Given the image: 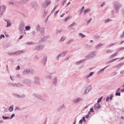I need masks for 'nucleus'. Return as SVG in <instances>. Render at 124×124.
Returning a JSON list of instances; mask_svg holds the SVG:
<instances>
[{
	"instance_id": "f257e3e1",
	"label": "nucleus",
	"mask_w": 124,
	"mask_h": 124,
	"mask_svg": "<svg viewBox=\"0 0 124 124\" xmlns=\"http://www.w3.org/2000/svg\"><path fill=\"white\" fill-rule=\"evenodd\" d=\"M7 7L3 4H0V17L3 15V13L5 12Z\"/></svg>"
},
{
	"instance_id": "f03ea898",
	"label": "nucleus",
	"mask_w": 124,
	"mask_h": 124,
	"mask_svg": "<svg viewBox=\"0 0 124 124\" xmlns=\"http://www.w3.org/2000/svg\"><path fill=\"white\" fill-rule=\"evenodd\" d=\"M113 6L115 10V12H117L121 7V5L118 2L116 1L114 3Z\"/></svg>"
},
{
	"instance_id": "7ed1b4c3",
	"label": "nucleus",
	"mask_w": 124,
	"mask_h": 124,
	"mask_svg": "<svg viewBox=\"0 0 124 124\" xmlns=\"http://www.w3.org/2000/svg\"><path fill=\"white\" fill-rule=\"evenodd\" d=\"M96 52L94 51L91 52L86 56V58L87 59L92 58L96 55Z\"/></svg>"
},
{
	"instance_id": "20e7f679",
	"label": "nucleus",
	"mask_w": 124,
	"mask_h": 124,
	"mask_svg": "<svg viewBox=\"0 0 124 124\" xmlns=\"http://www.w3.org/2000/svg\"><path fill=\"white\" fill-rule=\"evenodd\" d=\"M92 89V87L91 85H89L87 87L85 90L84 94H86L88 93Z\"/></svg>"
},
{
	"instance_id": "39448f33",
	"label": "nucleus",
	"mask_w": 124,
	"mask_h": 124,
	"mask_svg": "<svg viewBox=\"0 0 124 124\" xmlns=\"http://www.w3.org/2000/svg\"><path fill=\"white\" fill-rule=\"evenodd\" d=\"M82 100L83 98L82 97H78L74 99L72 101V102L74 104H77L82 101Z\"/></svg>"
},
{
	"instance_id": "423d86ee",
	"label": "nucleus",
	"mask_w": 124,
	"mask_h": 124,
	"mask_svg": "<svg viewBox=\"0 0 124 124\" xmlns=\"http://www.w3.org/2000/svg\"><path fill=\"white\" fill-rule=\"evenodd\" d=\"M67 51L66 50L64 51H63L60 53L56 57V59L57 60H58L59 57H64L65 55L67 53Z\"/></svg>"
},
{
	"instance_id": "0eeeda50",
	"label": "nucleus",
	"mask_w": 124,
	"mask_h": 124,
	"mask_svg": "<svg viewBox=\"0 0 124 124\" xmlns=\"http://www.w3.org/2000/svg\"><path fill=\"white\" fill-rule=\"evenodd\" d=\"M36 30L38 31L41 30L40 31V32L41 34H43L44 33V30L43 28H40V25L38 24L36 25Z\"/></svg>"
},
{
	"instance_id": "6e6552de",
	"label": "nucleus",
	"mask_w": 124,
	"mask_h": 124,
	"mask_svg": "<svg viewBox=\"0 0 124 124\" xmlns=\"http://www.w3.org/2000/svg\"><path fill=\"white\" fill-rule=\"evenodd\" d=\"M51 3L50 0H46L43 4L42 6L44 8H46L50 5Z\"/></svg>"
},
{
	"instance_id": "1a4fd4ad",
	"label": "nucleus",
	"mask_w": 124,
	"mask_h": 124,
	"mask_svg": "<svg viewBox=\"0 0 124 124\" xmlns=\"http://www.w3.org/2000/svg\"><path fill=\"white\" fill-rule=\"evenodd\" d=\"M12 95L14 97L18 98H23L25 97V95L24 94H22L21 95H20L16 93H13Z\"/></svg>"
},
{
	"instance_id": "9d476101",
	"label": "nucleus",
	"mask_w": 124,
	"mask_h": 124,
	"mask_svg": "<svg viewBox=\"0 0 124 124\" xmlns=\"http://www.w3.org/2000/svg\"><path fill=\"white\" fill-rule=\"evenodd\" d=\"M47 57L46 55L44 56L43 57L41 62V63L43 65H45L47 61Z\"/></svg>"
},
{
	"instance_id": "9b49d317",
	"label": "nucleus",
	"mask_w": 124,
	"mask_h": 124,
	"mask_svg": "<svg viewBox=\"0 0 124 124\" xmlns=\"http://www.w3.org/2000/svg\"><path fill=\"white\" fill-rule=\"evenodd\" d=\"M39 77H35L33 79V82L35 84H38L39 82Z\"/></svg>"
},
{
	"instance_id": "f8f14e48",
	"label": "nucleus",
	"mask_w": 124,
	"mask_h": 124,
	"mask_svg": "<svg viewBox=\"0 0 124 124\" xmlns=\"http://www.w3.org/2000/svg\"><path fill=\"white\" fill-rule=\"evenodd\" d=\"M44 47V46L43 45H39L36 46L35 49V50H41L43 49Z\"/></svg>"
},
{
	"instance_id": "ddd939ff",
	"label": "nucleus",
	"mask_w": 124,
	"mask_h": 124,
	"mask_svg": "<svg viewBox=\"0 0 124 124\" xmlns=\"http://www.w3.org/2000/svg\"><path fill=\"white\" fill-rule=\"evenodd\" d=\"M31 80L29 79H24L23 81V83L24 84L28 85L31 83Z\"/></svg>"
},
{
	"instance_id": "4468645a",
	"label": "nucleus",
	"mask_w": 124,
	"mask_h": 124,
	"mask_svg": "<svg viewBox=\"0 0 124 124\" xmlns=\"http://www.w3.org/2000/svg\"><path fill=\"white\" fill-rule=\"evenodd\" d=\"M58 78L57 77H55L52 80V83L54 85H56L57 83Z\"/></svg>"
},
{
	"instance_id": "2eb2a0df",
	"label": "nucleus",
	"mask_w": 124,
	"mask_h": 124,
	"mask_svg": "<svg viewBox=\"0 0 124 124\" xmlns=\"http://www.w3.org/2000/svg\"><path fill=\"white\" fill-rule=\"evenodd\" d=\"M25 24V23L22 21L21 22L19 25V29L20 30H23L24 28V26Z\"/></svg>"
},
{
	"instance_id": "dca6fc26",
	"label": "nucleus",
	"mask_w": 124,
	"mask_h": 124,
	"mask_svg": "<svg viewBox=\"0 0 124 124\" xmlns=\"http://www.w3.org/2000/svg\"><path fill=\"white\" fill-rule=\"evenodd\" d=\"M101 108V105L99 103L96 104L94 106V110H97Z\"/></svg>"
},
{
	"instance_id": "f3484780",
	"label": "nucleus",
	"mask_w": 124,
	"mask_h": 124,
	"mask_svg": "<svg viewBox=\"0 0 124 124\" xmlns=\"http://www.w3.org/2000/svg\"><path fill=\"white\" fill-rule=\"evenodd\" d=\"M113 96V95L111 94L109 95V96H108L106 99V101L108 102L109 100H111L112 99Z\"/></svg>"
},
{
	"instance_id": "a211bd4d",
	"label": "nucleus",
	"mask_w": 124,
	"mask_h": 124,
	"mask_svg": "<svg viewBox=\"0 0 124 124\" xmlns=\"http://www.w3.org/2000/svg\"><path fill=\"white\" fill-rule=\"evenodd\" d=\"M109 65H107V66L105 67L104 68L101 69L97 72V74L99 75Z\"/></svg>"
},
{
	"instance_id": "6ab92c4d",
	"label": "nucleus",
	"mask_w": 124,
	"mask_h": 124,
	"mask_svg": "<svg viewBox=\"0 0 124 124\" xmlns=\"http://www.w3.org/2000/svg\"><path fill=\"white\" fill-rule=\"evenodd\" d=\"M33 71L32 70H24L23 72V73L24 75H27L31 71Z\"/></svg>"
},
{
	"instance_id": "aec40b11",
	"label": "nucleus",
	"mask_w": 124,
	"mask_h": 124,
	"mask_svg": "<svg viewBox=\"0 0 124 124\" xmlns=\"http://www.w3.org/2000/svg\"><path fill=\"white\" fill-rule=\"evenodd\" d=\"M5 21L7 22V27H8L10 26L11 25V23L9 20H5Z\"/></svg>"
},
{
	"instance_id": "412c9836",
	"label": "nucleus",
	"mask_w": 124,
	"mask_h": 124,
	"mask_svg": "<svg viewBox=\"0 0 124 124\" xmlns=\"http://www.w3.org/2000/svg\"><path fill=\"white\" fill-rule=\"evenodd\" d=\"M120 59L119 58H116L115 59H112L110 61H109L107 62H106V64H108L109 63H110L112 62H113V61L117 60L118 59Z\"/></svg>"
},
{
	"instance_id": "4be33fe9",
	"label": "nucleus",
	"mask_w": 124,
	"mask_h": 124,
	"mask_svg": "<svg viewBox=\"0 0 124 124\" xmlns=\"http://www.w3.org/2000/svg\"><path fill=\"white\" fill-rule=\"evenodd\" d=\"M23 50H18L15 52L13 53V54H14L18 55L21 53H23Z\"/></svg>"
},
{
	"instance_id": "5701e85b",
	"label": "nucleus",
	"mask_w": 124,
	"mask_h": 124,
	"mask_svg": "<svg viewBox=\"0 0 124 124\" xmlns=\"http://www.w3.org/2000/svg\"><path fill=\"white\" fill-rule=\"evenodd\" d=\"M94 73V72H90L85 77V78H88L92 76L93 75Z\"/></svg>"
},
{
	"instance_id": "b1692460",
	"label": "nucleus",
	"mask_w": 124,
	"mask_h": 124,
	"mask_svg": "<svg viewBox=\"0 0 124 124\" xmlns=\"http://www.w3.org/2000/svg\"><path fill=\"white\" fill-rule=\"evenodd\" d=\"M124 64V62L120 63L116 65L115 68H118L119 67H120L122 65Z\"/></svg>"
},
{
	"instance_id": "393cba45",
	"label": "nucleus",
	"mask_w": 124,
	"mask_h": 124,
	"mask_svg": "<svg viewBox=\"0 0 124 124\" xmlns=\"http://www.w3.org/2000/svg\"><path fill=\"white\" fill-rule=\"evenodd\" d=\"M22 86V85L20 83H14V87H21Z\"/></svg>"
},
{
	"instance_id": "a878e982",
	"label": "nucleus",
	"mask_w": 124,
	"mask_h": 124,
	"mask_svg": "<svg viewBox=\"0 0 124 124\" xmlns=\"http://www.w3.org/2000/svg\"><path fill=\"white\" fill-rule=\"evenodd\" d=\"M65 37L64 36H62L60 39L59 40V41L61 42H62L65 40Z\"/></svg>"
},
{
	"instance_id": "bb28decb",
	"label": "nucleus",
	"mask_w": 124,
	"mask_h": 124,
	"mask_svg": "<svg viewBox=\"0 0 124 124\" xmlns=\"http://www.w3.org/2000/svg\"><path fill=\"white\" fill-rule=\"evenodd\" d=\"M118 53V52H116V53L111 54L110 56V57L111 58L114 57L116 56L117 55Z\"/></svg>"
},
{
	"instance_id": "cd10ccee",
	"label": "nucleus",
	"mask_w": 124,
	"mask_h": 124,
	"mask_svg": "<svg viewBox=\"0 0 124 124\" xmlns=\"http://www.w3.org/2000/svg\"><path fill=\"white\" fill-rule=\"evenodd\" d=\"M103 45V44L102 43L99 44L95 46V48L96 49L99 48L101 47Z\"/></svg>"
},
{
	"instance_id": "c85d7f7f",
	"label": "nucleus",
	"mask_w": 124,
	"mask_h": 124,
	"mask_svg": "<svg viewBox=\"0 0 124 124\" xmlns=\"http://www.w3.org/2000/svg\"><path fill=\"white\" fill-rule=\"evenodd\" d=\"M84 60H80L79 61H77L75 63V64L76 65H79L80 63H82L83 61Z\"/></svg>"
},
{
	"instance_id": "c756f323",
	"label": "nucleus",
	"mask_w": 124,
	"mask_h": 124,
	"mask_svg": "<svg viewBox=\"0 0 124 124\" xmlns=\"http://www.w3.org/2000/svg\"><path fill=\"white\" fill-rule=\"evenodd\" d=\"M31 5L34 7V8H36L37 7V4L36 2H33L31 3Z\"/></svg>"
},
{
	"instance_id": "7c9ffc66",
	"label": "nucleus",
	"mask_w": 124,
	"mask_h": 124,
	"mask_svg": "<svg viewBox=\"0 0 124 124\" xmlns=\"http://www.w3.org/2000/svg\"><path fill=\"white\" fill-rule=\"evenodd\" d=\"M90 8H87L85 9L84 12V14L85 15L87 13L90 11Z\"/></svg>"
},
{
	"instance_id": "2f4dec72",
	"label": "nucleus",
	"mask_w": 124,
	"mask_h": 124,
	"mask_svg": "<svg viewBox=\"0 0 124 124\" xmlns=\"http://www.w3.org/2000/svg\"><path fill=\"white\" fill-rule=\"evenodd\" d=\"M92 46L88 44H86L85 45V47L86 48H91Z\"/></svg>"
},
{
	"instance_id": "473e14b6",
	"label": "nucleus",
	"mask_w": 124,
	"mask_h": 124,
	"mask_svg": "<svg viewBox=\"0 0 124 124\" xmlns=\"http://www.w3.org/2000/svg\"><path fill=\"white\" fill-rule=\"evenodd\" d=\"M78 35L79 37L82 38H83L85 37V35L81 33H79L78 34Z\"/></svg>"
},
{
	"instance_id": "72a5a7b5",
	"label": "nucleus",
	"mask_w": 124,
	"mask_h": 124,
	"mask_svg": "<svg viewBox=\"0 0 124 124\" xmlns=\"http://www.w3.org/2000/svg\"><path fill=\"white\" fill-rule=\"evenodd\" d=\"M30 0H21V2L22 3L25 4L29 1Z\"/></svg>"
},
{
	"instance_id": "f704fd0d",
	"label": "nucleus",
	"mask_w": 124,
	"mask_h": 124,
	"mask_svg": "<svg viewBox=\"0 0 124 124\" xmlns=\"http://www.w3.org/2000/svg\"><path fill=\"white\" fill-rule=\"evenodd\" d=\"M76 24V23L75 22H73L71 24H70L69 26V27L70 28H72Z\"/></svg>"
},
{
	"instance_id": "c9c22d12",
	"label": "nucleus",
	"mask_w": 124,
	"mask_h": 124,
	"mask_svg": "<svg viewBox=\"0 0 124 124\" xmlns=\"http://www.w3.org/2000/svg\"><path fill=\"white\" fill-rule=\"evenodd\" d=\"M111 21V20L109 18L108 19H106L105 20H104V22L105 23H107Z\"/></svg>"
},
{
	"instance_id": "e433bc0d",
	"label": "nucleus",
	"mask_w": 124,
	"mask_h": 124,
	"mask_svg": "<svg viewBox=\"0 0 124 124\" xmlns=\"http://www.w3.org/2000/svg\"><path fill=\"white\" fill-rule=\"evenodd\" d=\"M46 78L49 79H51L52 78L51 76L49 75H47L46 76Z\"/></svg>"
},
{
	"instance_id": "4c0bfd02",
	"label": "nucleus",
	"mask_w": 124,
	"mask_h": 124,
	"mask_svg": "<svg viewBox=\"0 0 124 124\" xmlns=\"http://www.w3.org/2000/svg\"><path fill=\"white\" fill-rule=\"evenodd\" d=\"M73 40V39H71L66 43V44H70L71 42H72Z\"/></svg>"
},
{
	"instance_id": "58836bf2",
	"label": "nucleus",
	"mask_w": 124,
	"mask_h": 124,
	"mask_svg": "<svg viewBox=\"0 0 124 124\" xmlns=\"http://www.w3.org/2000/svg\"><path fill=\"white\" fill-rule=\"evenodd\" d=\"M71 16H68L66 18H65L64 19V21L66 22L69 20Z\"/></svg>"
},
{
	"instance_id": "ea45409f",
	"label": "nucleus",
	"mask_w": 124,
	"mask_h": 124,
	"mask_svg": "<svg viewBox=\"0 0 124 124\" xmlns=\"http://www.w3.org/2000/svg\"><path fill=\"white\" fill-rule=\"evenodd\" d=\"M112 50L110 49H108L106 51V52L107 53H112Z\"/></svg>"
},
{
	"instance_id": "a19ab883",
	"label": "nucleus",
	"mask_w": 124,
	"mask_h": 124,
	"mask_svg": "<svg viewBox=\"0 0 124 124\" xmlns=\"http://www.w3.org/2000/svg\"><path fill=\"white\" fill-rule=\"evenodd\" d=\"M34 43L33 42H29L27 43L26 44L28 45H33L34 44Z\"/></svg>"
},
{
	"instance_id": "79ce46f5",
	"label": "nucleus",
	"mask_w": 124,
	"mask_h": 124,
	"mask_svg": "<svg viewBox=\"0 0 124 124\" xmlns=\"http://www.w3.org/2000/svg\"><path fill=\"white\" fill-rule=\"evenodd\" d=\"M8 85L10 86L14 87V83H12L10 82H9L8 83Z\"/></svg>"
},
{
	"instance_id": "37998d69",
	"label": "nucleus",
	"mask_w": 124,
	"mask_h": 124,
	"mask_svg": "<svg viewBox=\"0 0 124 124\" xmlns=\"http://www.w3.org/2000/svg\"><path fill=\"white\" fill-rule=\"evenodd\" d=\"M13 106H11L9 108V110L11 112L13 110Z\"/></svg>"
},
{
	"instance_id": "c03bdc74",
	"label": "nucleus",
	"mask_w": 124,
	"mask_h": 124,
	"mask_svg": "<svg viewBox=\"0 0 124 124\" xmlns=\"http://www.w3.org/2000/svg\"><path fill=\"white\" fill-rule=\"evenodd\" d=\"M14 110L16 111H19L21 110V109L20 108L18 107H16Z\"/></svg>"
},
{
	"instance_id": "a18cd8bd",
	"label": "nucleus",
	"mask_w": 124,
	"mask_h": 124,
	"mask_svg": "<svg viewBox=\"0 0 124 124\" xmlns=\"http://www.w3.org/2000/svg\"><path fill=\"white\" fill-rule=\"evenodd\" d=\"M47 13H48V11H47V10H45L44 11V13H43L44 16H45L47 14Z\"/></svg>"
},
{
	"instance_id": "49530a36",
	"label": "nucleus",
	"mask_w": 124,
	"mask_h": 124,
	"mask_svg": "<svg viewBox=\"0 0 124 124\" xmlns=\"http://www.w3.org/2000/svg\"><path fill=\"white\" fill-rule=\"evenodd\" d=\"M31 29V27L30 26H27L25 27V29L28 31L29 30Z\"/></svg>"
},
{
	"instance_id": "de8ad7c7",
	"label": "nucleus",
	"mask_w": 124,
	"mask_h": 124,
	"mask_svg": "<svg viewBox=\"0 0 124 124\" xmlns=\"http://www.w3.org/2000/svg\"><path fill=\"white\" fill-rule=\"evenodd\" d=\"M2 117L3 119L4 120H6L8 119H9V117L8 116H2Z\"/></svg>"
},
{
	"instance_id": "09e8293b",
	"label": "nucleus",
	"mask_w": 124,
	"mask_h": 124,
	"mask_svg": "<svg viewBox=\"0 0 124 124\" xmlns=\"http://www.w3.org/2000/svg\"><path fill=\"white\" fill-rule=\"evenodd\" d=\"M102 97H101L100 98H99V99L97 101V103H100L101 101V100H102Z\"/></svg>"
},
{
	"instance_id": "8fccbe9b",
	"label": "nucleus",
	"mask_w": 124,
	"mask_h": 124,
	"mask_svg": "<svg viewBox=\"0 0 124 124\" xmlns=\"http://www.w3.org/2000/svg\"><path fill=\"white\" fill-rule=\"evenodd\" d=\"M59 10L58 9L54 13V16H57V14L59 12Z\"/></svg>"
},
{
	"instance_id": "3c124183",
	"label": "nucleus",
	"mask_w": 124,
	"mask_h": 124,
	"mask_svg": "<svg viewBox=\"0 0 124 124\" xmlns=\"http://www.w3.org/2000/svg\"><path fill=\"white\" fill-rule=\"evenodd\" d=\"M124 49V47H121L120 48L118 49H117V51L119 52L120 51Z\"/></svg>"
},
{
	"instance_id": "603ef678",
	"label": "nucleus",
	"mask_w": 124,
	"mask_h": 124,
	"mask_svg": "<svg viewBox=\"0 0 124 124\" xmlns=\"http://www.w3.org/2000/svg\"><path fill=\"white\" fill-rule=\"evenodd\" d=\"M120 37L122 38L124 37V30L123 31L122 34L121 35Z\"/></svg>"
},
{
	"instance_id": "864d4df0",
	"label": "nucleus",
	"mask_w": 124,
	"mask_h": 124,
	"mask_svg": "<svg viewBox=\"0 0 124 124\" xmlns=\"http://www.w3.org/2000/svg\"><path fill=\"white\" fill-rule=\"evenodd\" d=\"M62 31L61 30H57L56 32V33L57 34H59Z\"/></svg>"
},
{
	"instance_id": "5fc2aeb1",
	"label": "nucleus",
	"mask_w": 124,
	"mask_h": 124,
	"mask_svg": "<svg viewBox=\"0 0 124 124\" xmlns=\"http://www.w3.org/2000/svg\"><path fill=\"white\" fill-rule=\"evenodd\" d=\"M11 80L12 81H13L14 80V76H12L11 75L9 76Z\"/></svg>"
},
{
	"instance_id": "6e6d98bb",
	"label": "nucleus",
	"mask_w": 124,
	"mask_h": 124,
	"mask_svg": "<svg viewBox=\"0 0 124 124\" xmlns=\"http://www.w3.org/2000/svg\"><path fill=\"white\" fill-rule=\"evenodd\" d=\"M115 95L116 96H120V92H116Z\"/></svg>"
},
{
	"instance_id": "4d7b16f0",
	"label": "nucleus",
	"mask_w": 124,
	"mask_h": 124,
	"mask_svg": "<svg viewBox=\"0 0 124 124\" xmlns=\"http://www.w3.org/2000/svg\"><path fill=\"white\" fill-rule=\"evenodd\" d=\"M15 116V114H13L11 115V117H9V119H12V118L14 117Z\"/></svg>"
},
{
	"instance_id": "13d9d810",
	"label": "nucleus",
	"mask_w": 124,
	"mask_h": 124,
	"mask_svg": "<svg viewBox=\"0 0 124 124\" xmlns=\"http://www.w3.org/2000/svg\"><path fill=\"white\" fill-rule=\"evenodd\" d=\"M100 37V36L98 35H95L94 36V38L96 39H98Z\"/></svg>"
},
{
	"instance_id": "bf43d9fd",
	"label": "nucleus",
	"mask_w": 124,
	"mask_h": 124,
	"mask_svg": "<svg viewBox=\"0 0 124 124\" xmlns=\"http://www.w3.org/2000/svg\"><path fill=\"white\" fill-rule=\"evenodd\" d=\"M5 37V36L3 34H1L0 36V39H1L2 38H4Z\"/></svg>"
},
{
	"instance_id": "052dcab7",
	"label": "nucleus",
	"mask_w": 124,
	"mask_h": 124,
	"mask_svg": "<svg viewBox=\"0 0 124 124\" xmlns=\"http://www.w3.org/2000/svg\"><path fill=\"white\" fill-rule=\"evenodd\" d=\"M92 20L91 18H90L89 20L87 21V23H90Z\"/></svg>"
},
{
	"instance_id": "680f3d73",
	"label": "nucleus",
	"mask_w": 124,
	"mask_h": 124,
	"mask_svg": "<svg viewBox=\"0 0 124 124\" xmlns=\"http://www.w3.org/2000/svg\"><path fill=\"white\" fill-rule=\"evenodd\" d=\"M90 111L91 112H94V111L93 108H91L90 109Z\"/></svg>"
},
{
	"instance_id": "e2e57ef3",
	"label": "nucleus",
	"mask_w": 124,
	"mask_h": 124,
	"mask_svg": "<svg viewBox=\"0 0 124 124\" xmlns=\"http://www.w3.org/2000/svg\"><path fill=\"white\" fill-rule=\"evenodd\" d=\"M8 4H14L13 2L12 1H10L8 2Z\"/></svg>"
},
{
	"instance_id": "0e129e2a",
	"label": "nucleus",
	"mask_w": 124,
	"mask_h": 124,
	"mask_svg": "<svg viewBox=\"0 0 124 124\" xmlns=\"http://www.w3.org/2000/svg\"><path fill=\"white\" fill-rule=\"evenodd\" d=\"M57 6H58V5H56L54 7V8L53 10H52V12H53V11L54 10H55V9L57 7Z\"/></svg>"
},
{
	"instance_id": "69168bd1",
	"label": "nucleus",
	"mask_w": 124,
	"mask_h": 124,
	"mask_svg": "<svg viewBox=\"0 0 124 124\" xmlns=\"http://www.w3.org/2000/svg\"><path fill=\"white\" fill-rule=\"evenodd\" d=\"M32 34L33 35H35L36 34V33L34 31H32L31 32Z\"/></svg>"
},
{
	"instance_id": "338daca9",
	"label": "nucleus",
	"mask_w": 124,
	"mask_h": 124,
	"mask_svg": "<svg viewBox=\"0 0 124 124\" xmlns=\"http://www.w3.org/2000/svg\"><path fill=\"white\" fill-rule=\"evenodd\" d=\"M65 107L64 105H62L60 107V108H61V109H62L63 108H64Z\"/></svg>"
},
{
	"instance_id": "774afa93",
	"label": "nucleus",
	"mask_w": 124,
	"mask_h": 124,
	"mask_svg": "<svg viewBox=\"0 0 124 124\" xmlns=\"http://www.w3.org/2000/svg\"><path fill=\"white\" fill-rule=\"evenodd\" d=\"M83 120H82V119H81L80 120L79 122V124H82L83 122Z\"/></svg>"
}]
</instances>
